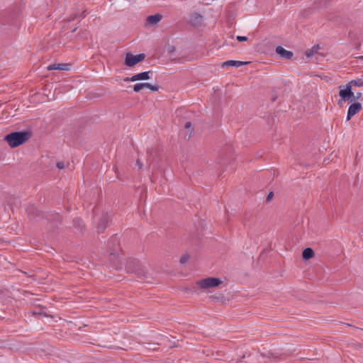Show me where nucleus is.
I'll return each mask as SVG.
<instances>
[{
    "mask_svg": "<svg viewBox=\"0 0 363 363\" xmlns=\"http://www.w3.org/2000/svg\"><path fill=\"white\" fill-rule=\"evenodd\" d=\"M28 139V133L24 132H14L5 136V140L11 147H18Z\"/></svg>",
    "mask_w": 363,
    "mask_h": 363,
    "instance_id": "1",
    "label": "nucleus"
},
{
    "mask_svg": "<svg viewBox=\"0 0 363 363\" xmlns=\"http://www.w3.org/2000/svg\"><path fill=\"white\" fill-rule=\"evenodd\" d=\"M339 96L340 99L338 101V105L342 106L343 103L354 97V93L352 91V86L349 83L339 86Z\"/></svg>",
    "mask_w": 363,
    "mask_h": 363,
    "instance_id": "2",
    "label": "nucleus"
},
{
    "mask_svg": "<svg viewBox=\"0 0 363 363\" xmlns=\"http://www.w3.org/2000/svg\"><path fill=\"white\" fill-rule=\"evenodd\" d=\"M221 283L222 281L218 278L208 277L198 281L196 285L202 289H209L218 286Z\"/></svg>",
    "mask_w": 363,
    "mask_h": 363,
    "instance_id": "3",
    "label": "nucleus"
},
{
    "mask_svg": "<svg viewBox=\"0 0 363 363\" xmlns=\"http://www.w3.org/2000/svg\"><path fill=\"white\" fill-rule=\"evenodd\" d=\"M145 57V55L143 53L136 55L131 53H127L125 58V65L128 67H133L143 61Z\"/></svg>",
    "mask_w": 363,
    "mask_h": 363,
    "instance_id": "4",
    "label": "nucleus"
},
{
    "mask_svg": "<svg viewBox=\"0 0 363 363\" xmlns=\"http://www.w3.org/2000/svg\"><path fill=\"white\" fill-rule=\"evenodd\" d=\"M362 110V104L359 102L353 103L349 106L347 121H350L354 115L358 113Z\"/></svg>",
    "mask_w": 363,
    "mask_h": 363,
    "instance_id": "5",
    "label": "nucleus"
},
{
    "mask_svg": "<svg viewBox=\"0 0 363 363\" xmlns=\"http://www.w3.org/2000/svg\"><path fill=\"white\" fill-rule=\"evenodd\" d=\"M149 72H143L132 76L130 78H125V82H136L138 80H146L150 78Z\"/></svg>",
    "mask_w": 363,
    "mask_h": 363,
    "instance_id": "6",
    "label": "nucleus"
},
{
    "mask_svg": "<svg viewBox=\"0 0 363 363\" xmlns=\"http://www.w3.org/2000/svg\"><path fill=\"white\" fill-rule=\"evenodd\" d=\"M203 22V17L197 13H193L189 17V23L195 27L200 26Z\"/></svg>",
    "mask_w": 363,
    "mask_h": 363,
    "instance_id": "7",
    "label": "nucleus"
},
{
    "mask_svg": "<svg viewBox=\"0 0 363 363\" xmlns=\"http://www.w3.org/2000/svg\"><path fill=\"white\" fill-rule=\"evenodd\" d=\"M162 16L160 13H156L147 17L146 24L149 26H152L157 24L162 20Z\"/></svg>",
    "mask_w": 363,
    "mask_h": 363,
    "instance_id": "8",
    "label": "nucleus"
},
{
    "mask_svg": "<svg viewBox=\"0 0 363 363\" xmlns=\"http://www.w3.org/2000/svg\"><path fill=\"white\" fill-rule=\"evenodd\" d=\"M276 52L284 59L289 60L293 57L292 52L285 50L281 46H277L276 48Z\"/></svg>",
    "mask_w": 363,
    "mask_h": 363,
    "instance_id": "9",
    "label": "nucleus"
},
{
    "mask_svg": "<svg viewBox=\"0 0 363 363\" xmlns=\"http://www.w3.org/2000/svg\"><path fill=\"white\" fill-rule=\"evenodd\" d=\"M70 65L69 64H61V63H55L50 65L48 67V70H69Z\"/></svg>",
    "mask_w": 363,
    "mask_h": 363,
    "instance_id": "10",
    "label": "nucleus"
},
{
    "mask_svg": "<svg viewBox=\"0 0 363 363\" xmlns=\"http://www.w3.org/2000/svg\"><path fill=\"white\" fill-rule=\"evenodd\" d=\"M248 62H242V61H238V60H228V61H225L224 62L223 64H222V67H241L244 65H246L247 64Z\"/></svg>",
    "mask_w": 363,
    "mask_h": 363,
    "instance_id": "11",
    "label": "nucleus"
},
{
    "mask_svg": "<svg viewBox=\"0 0 363 363\" xmlns=\"http://www.w3.org/2000/svg\"><path fill=\"white\" fill-rule=\"evenodd\" d=\"M313 255H314L313 250L311 248L308 247V248H306L303 251L302 257H303V259L307 260V259L312 258Z\"/></svg>",
    "mask_w": 363,
    "mask_h": 363,
    "instance_id": "12",
    "label": "nucleus"
},
{
    "mask_svg": "<svg viewBox=\"0 0 363 363\" xmlns=\"http://www.w3.org/2000/svg\"><path fill=\"white\" fill-rule=\"evenodd\" d=\"M148 86H149V83H147V82L138 83L134 85L133 90L135 92H138L140 90H142L143 89L147 88Z\"/></svg>",
    "mask_w": 363,
    "mask_h": 363,
    "instance_id": "13",
    "label": "nucleus"
},
{
    "mask_svg": "<svg viewBox=\"0 0 363 363\" xmlns=\"http://www.w3.org/2000/svg\"><path fill=\"white\" fill-rule=\"evenodd\" d=\"M349 84H350V86L352 87V86H357V87L363 86V78H358V79H353V80L350 81L349 82Z\"/></svg>",
    "mask_w": 363,
    "mask_h": 363,
    "instance_id": "14",
    "label": "nucleus"
},
{
    "mask_svg": "<svg viewBox=\"0 0 363 363\" xmlns=\"http://www.w3.org/2000/svg\"><path fill=\"white\" fill-rule=\"evenodd\" d=\"M319 49V45H315L313 48H312V49L311 50H308L306 52V56L307 58H310L311 57L313 54L317 52V50Z\"/></svg>",
    "mask_w": 363,
    "mask_h": 363,
    "instance_id": "15",
    "label": "nucleus"
},
{
    "mask_svg": "<svg viewBox=\"0 0 363 363\" xmlns=\"http://www.w3.org/2000/svg\"><path fill=\"white\" fill-rule=\"evenodd\" d=\"M107 222V218L106 217H104L103 218V220H102V223L101 225H99L97 228H98V230H99V232H101L104 230V223Z\"/></svg>",
    "mask_w": 363,
    "mask_h": 363,
    "instance_id": "16",
    "label": "nucleus"
},
{
    "mask_svg": "<svg viewBox=\"0 0 363 363\" xmlns=\"http://www.w3.org/2000/svg\"><path fill=\"white\" fill-rule=\"evenodd\" d=\"M57 167L59 169H62L65 167V162H57Z\"/></svg>",
    "mask_w": 363,
    "mask_h": 363,
    "instance_id": "17",
    "label": "nucleus"
},
{
    "mask_svg": "<svg viewBox=\"0 0 363 363\" xmlns=\"http://www.w3.org/2000/svg\"><path fill=\"white\" fill-rule=\"evenodd\" d=\"M147 89H150V90L153 91H156L158 90L157 86L151 85L150 84H149V86H147Z\"/></svg>",
    "mask_w": 363,
    "mask_h": 363,
    "instance_id": "18",
    "label": "nucleus"
},
{
    "mask_svg": "<svg viewBox=\"0 0 363 363\" xmlns=\"http://www.w3.org/2000/svg\"><path fill=\"white\" fill-rule=\"evenodd\" d=\"M236 38L240 42L247 40V37H246V36H240V35H238V36H237Z\"/></svg>",
    "mask_w": 363,
    "mask_h": 363,
    "instance_id": "19",
    "label": "nucleus"
},
{
    "mask_svg": "<svg viewBox=\"0 0 363 363\" xmlns=\"http://www.w3.org/2000/svg\"><path fill=\"white\" fill-rule=\"evenodd\" d=\"M167 50L168 52H173L175 50V48H174V47L173 45H169L167 47Z\"/></svg>",
    "mask_w": 363,
    "mask_h": 363,
    "instance_id": "20",
    "label": "nucleus"
},
{
    "mask_svg": "<svg viewBox=\"0 0 363 363\" xmlns=\"http://www.w3.org/2000/svg\"><path fill=\"white\" fill-rule=\"evenodd\" d=\"M188 259H189L188 256L184 255L181 257L180 262L182 264H184L187 262Z\"/></svg>",
    "mask_w": 363,
    "mask_h": 363,
    "instance_id": "21",
    "label": "nucleus"
},
{
    "mask_svg": "<svg viewBox=\"0 0 363 363\" xmlns=\"http://www.w3.org/2000/svg\"><path fill=\"white\" fill-rule=\"evenodd\" d=\"M184 126L186 129L189 128L191 126V122H186Z\"/></svg>",
    "mask_w": 363,
    "mask_h": 363,
    "instance_id": "22",
    "label": "nucleus"
},
{
    "mask_svg": "<svg viewBox=\"0 0 363 363\" xmlns=\"http://www.w3.org/2000/svg\"><path fill=\"white\" fill-rule=\"evenodd\" d=\"M360 96H361V93H358L357 96H354V97H352V100L359 99L360 98Z\"/></svg>",
    "mask_w": 363,
    "mask_h": 363,
    "instance_id": "23",
    "label": "nucleus"
},
{
    "mask_svg": "<svg viewBox=\"0 0 363 363\" xmlns=\"http://www.w3.org/2000/svg\"><path fill=\"white\" fill-rule=\"evenodd\" d=\"M272 195V193L270 192L269 194L268 195V198H267L268 200L271 198Z\"/></svg>",
    "mask_w": 363,
    "mask_h": 363,
    "instance_id": "24",
    "label": "nucleus"
},
{
    "mask_svg": "<svg viewBox=\"0 0 363 363\" xmlns=\"http://www.w3.org/2000/svg\"><path fill=\"white\" fill-rule=\"evenodd\" d=\"M86 16V14L84 13V12L82 14V18H84Z\"/></svg>",
    "mask_w": 363,
    "mask_h": 363,
    "instance_id": "25",
    "label": "nucleus"
},
{
    "mask_svg": "<svg viewBox=\"0 0 363 363\" xmlns=\"http://www.w3.org/2000/svg\"><path fill=\"white\" fill-rule=\"evenodd\" d=\"M137 164H138V165L140 166V167H141V164H140V162L138 160L137 161Z\"/></svg>",
    "mask_w": 363,
    "mask_h": 363,
    "instance_id": "26",
    "label": "nucleus"
}]
</instances>
